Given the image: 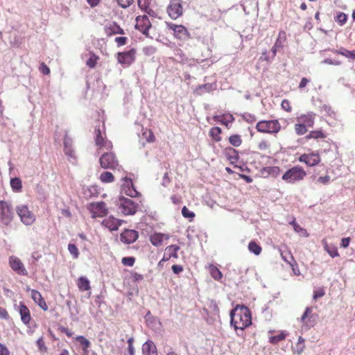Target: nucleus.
I'll return each instance as SVG.
<instances>
[{
    "instance_id": "obj_27",
    "label": "nucleus",
    "mask_w": 355,
    "mask_h": 355,
    "mask_svg": "<svg viewBox=\"0 0 355 355\" xmlns=\"http://www.w3.org/2000/svg\"><path fill=\"white\" fill-rule=\"evenodd\" d=\"M215 89V86L211 83H207L199 85L195 90V93L198 95H202L205 93L209 92Z\"/></svg>"
},
{
    "instance_id": "obj_42",
    "label": "nucleus",
    "mask_w": 355,
    "mask_h": 355,
    "mask_svg": "<svg viewBox=\"0 0 355 355\" xmlns=\"http://www.w3.org/2000/svg\"><path fill=\"white\" fill-rule=\"evenodd\" d=\"M347 20V15L345 13H344L343 12H339L337 13L336 17V21L340 26L344 25L346 23Z\"/></svg>"
},
{
    "instance_id": "obj_12",
    "label": "nucleus",
    "mask_w": 355,
    "mask_h": 355,
    "mask_svg": "<svg viewBox=\"0 0 355 355\" xmlns=\"http://www.w3.org/2000/svg\"><path fill=\"white\" fill-rule=\"evenodd\" d=\"M89 209L93 214V217H103L107 214V209L105 202H91Z\"/></svg>"
},
{
    "instance_id": "obj_26",
    "label": "nucleus",
    "mask_w": 355,
    "mask_h": 355,
    "mask_svg": "<svg viewBox=\"0 0 355 355\" xmlns=\"http://www.w3.org/2000/svg\"><path fill=\"white\" fill-rule=\"evenodd\" d=\"M141 350L143 355H150L155 352V345L152 340H148L143 344Z\"/></svg>"
},
{
    "instance_id": "obj_21",
    "label": "nucleus",
    "mask_w": 355,
    "mask_h": 355,
    "mask_svg": "<svg viewBox=\"0 0 355 355\" xmlns=\"http://www.w3.org/2000/svg\"><path fill=\"white\" fill-rule=\"evenodd\" d=\"M223 153L232 164L237 162L239 159V151L233 147H226Z\"/></svg>"
},
{
    "instance_id": "obj_2",
    "label": "nucleus",
    "mask_w": 355,
    "mask_h": 355,
    "mask_svg": "<svg viewBox=\"0 0 355 355\" xmlns=\"http://www.w3.org/2000/svg\"><path fill=\"white\" fill-rule=\"evenodd\" d=\"M306 175V173L302 166H295L287 170L282 179L286 183L295 184L302 180Z\"/></svg>"
},
{
    "instance_id": "obj_48",
    "label": "nucleus",
    "mask_w": 355,
    "mask_h": 355,
    "mask_svg": "<svg viewBox=\"0 0 355 355\" xmlns=\"http://www.w3.org/2000/svg\"><path fill=\"white\" fill-rule=\"evenodd\" d=\"M324 295H325L324 289L323 288H319L313 291V300H316L323 297Z\"/></svg>"
},
{
    "instance_id": "obj_1",
    "label": "nucleus",
    "mask_w": 355,
    "mask_h": 355,
    "mask_svg": "<svg viewBox=\"0 0 355 355\" xmlns=\"http://www.w3.org/2000/svg\"><path fill=\"white\" fill-rule=\"evenodd\" d=\"M230 324L236 331H243L251 325L252 315L250 309L245 305H236L230 313Z\"/></svg>"
},
{
    "instance_id": "obj_16",
    "label": "nucleus",
    "mask_w": 355,
    "mask_h": 355,
    "mask_svg": "<svg viewBox=\"0 0 355 355\" xmlns=\"http://www.w3.org/2000/svg\"><path fill=\"white\" fill-rule=\"evenodd\" d=\"M299 161L305 163L309 166H314L320 163V157L318 153L303 154L300 157Z\"/></svg>"
},
{
    "instance_id": "obj_53",
    "label": "nucleus",
    "mask_w": 355,
    "mask_h": 355,
    "mask_svg": "<svg viewBox=\"0 0 355 355\" xmlns=\"http://www.w3.org/2000/svg\"><path fill=\"white\" fill-rule=\"evenodd\" d=\"M293 230L297 233H301L303 236H308L306 230L305 229H304L303 227H302L298 224H295Z\"/></svg>"
},
{
    "instance_id": "obj_20",
    "label": "nucleus",
    "mask_w": 355,
    "mask_h": 355,
    "mask_svg": "<svg viewBox=\"0 0 355 355\" xmlns=\"http://www.w3.org/2000/svg\"><path fill=\"white\" fill-rule=\"evenodd\" d=\"M123 220L116 219L113 216H109L102 221V225L108 228L110 231H116L121 225Z\"/></svg>"
},
{
    "instance_id": "obj_59",
    "label": "nucleus",
    "mask_w": 355,
    "mask_h": 355,
    "mask_svg": "<svg viewBox=\"0 0 355 355\" xmlns=\"http://www.w3.org/2000/svg\"><path fill=\"white\" fill-rule=\"evenodd\" d=\"M64 150L65 155H67L68 157H70L72 158L75 157V152L72 147L64 148Z\"/></svg>"
},
{
    "instance_id": "obj_28",
    "label": "nucleus",
    "mask_w": 355,
    "mask_h": 355,
    "mask_svg": "<svg viewBox=\"0 0 355 355\" xmlns=\"http://www.w3.org/2000/svg\"><path fill=\"white\" fill-rule=\"evenodd\" d=\"M314 116L313 113L302 116L300 119L306 127H313L314 125Z\"/></svg>"
},
{
    "instance_id": "obj_41",
    "label": "nucleus",
    "mask_w": 355,
    "mask_h": 355,
    "mask_svg": "<svg viewBox=\"0 0 355 355\" xmlns=\"http://www.w3.org/2000/svg\"><path fill=\"white\" fill-rule=\"evenodd\" d=\"M324 248H325L326 251L329 253V254L332 258H334V257H338L339 255L338 252V249L334 245H326L324 246Z\"/></svg>"
},
{
    "instance_id": "obj_55",
    "label": "nucleus",
    "mask_w": 355,
    "mask_h": 355,
    "mask_svg": "<svg viewBox=\"0 0 355 355\" xmlns=\"http://www.w3.org/2000/svg\"><path fill=\"white\" fill-rule=\"evenodd\" d=\"M274 57L272 55H269L267 54V51L266 50L262 53V55L260 58L261 60H266L268 62H271L274 60Z\"/></svg>"
},
{
    "instance_id": "obj_51",
    "label": "nucleus",
    "mask_w": 355,
    "mask_h": 355,
    "mask_svg": "<svg viewBox=\"0 0 355 355\" xmlns=\"http://www.w3.org/2000/svg\"><path fill=\"white\" fill-rule=\"evenodd\" d=\"M155 52V49L153 46H145L143 49V53L147 56L153 55Z\"/></svg>"
},
{
    "instance_id": "obj_36",
    "label": "nucleus",
    "mask_w": 355,
    "mask_h": 355,
    "mask_svg": "<svg viewBox=\"0 0 355 355\" xmlns=\"http://www.w3.org/2000/svg\"><path fill=\"white\" fill-rule=\"evenodd\" d=\"M150 2L151 0H138V5L141 9L150 14V12H153V10L150 8Z\"/></svg>"
},
{
    "instance_id": "obj_15",
    "label": "nucleus",
    "mask_w": 355,
    "mask_h": 355,
    "mask_svg": "<svg viewBox=\"0 0 355 355\" xmlns=\"http://www.w3.org/2000/svg\"><path fill=\"white\" fill-rule=\"evenodd\" d=\"M138 237V232L135 230L125 229L120 234L121 241L125 244L133 243Z\"/></svg>"
},
{
    "instance_id": "obj_19",
    "label": "nucleus",
    "mask_w": 355,
    "mask_h": 355,
    "mask_svg": "<svg viewBox=\"0 0 355 355\" xmlns=\"http://www.w3.org/2000/svg\"><path fill=\"white\" fill-rule=\"evenodd\" d=\"M180 250V247L177 245H171L166 248L164 257L159 262L158 266H161L163 261H166L171 258H178V251Z\"/></svg>"
},
{
    "instance_id": "obj_47",
    "label": "nucleus",
    "mask_w": 355,
    "mask_h": 355,
    "mask_svg": "<svg viewBox=\"0 0 355 355\" xmlns=\"http://www.w3.org/2000/svg\"><path fill=\"white\" fill-rule=\"evenodd\" d=\"M171 237L169 234L157 233V246L161 244L164 241L168 240Z\"/></svg>"
},
{
    "instance_id": "obj_38",
    "label": "nucleus",
    "mask_w": 355,
    "mask_h": 355,
    "mask_svg": "<svg viewBox=\"0 0 355 355\" xmlns=\"http://www.w3.org/2000/svg\"><path fill=\"white\" fill-rule=\"evenodd\" d=\"M210 274L214 279L218 281L221 279L223 277L222 272L219 270L218 268L213 265H211L210 267Z\"/></svg>"
},
{
    "instance_id": "obj_52",
    "label": "nucleus",
    "mask_w": 355,
    "mask_h": 355,
    "mask_svg": "<svg viewBox=\"0 0 355 355\" xmlns=\"http://www.w3.org/2000/svg\"><path fill=\"white\" fill-rule=\"evenodd\" d=\"M322 64H331L338 66L341 64V62L336 60H332L331 58H325L322 61Z\"/></svg>"
},
{
    "instance_id": "obj_6",
    "label": "nucleus",
    "mask_w": 355,
    "mask_h": 355,
    "mask_svg": "<svg viewBox=\"0 0 355 355\" xmlns=\"http://www.w3.org/2000/svg\"><path fill=\"white\" fill-rule=\"evenodd\" d=\"M16 211L21 221L26 225H32L35 220V215L28 209L26 205H19L16 207Z\"/></svg>"
},
{
    "instance_id": "obj_62",
    "label": "nucleus",
    "mask_w": 355,
    "mask_h": 355,
    "mask_svg": "<svg viewBox=\"0 0 355 355\" xmlns=\"http://www.w3.org/2000/svg\"><path fill=\"white\" fill-rule=\"evenodd\" d=\"M171 182V179L168 176V173H165L162 179V185L166 187Z\"/></svg>"
},
{
    "instance_id": "obj_56",
    "label": "nucleus",
    "mask_w": 355,
    "mask_h": 355,
    "mask_svg": "<svg viewBox=\"0 0 355 355\" xmlns=\"http://www.w3.org/2000/svg\"><path fill=\"white\" fill-rule=\"evenodd\" d=\"M282 107L283 110H284L286 112H291V106L290 105V102L287 99H284L282 102Z\"/></svg>"
},
{
    "instance_id": "obj_17",
    "label": "nucleus",
    "mask_w": 355,
    "mask_h": 355,
    "mask_svg": "<svg viewBox=\"0 0 355 355\" xmlns=\"http://www.w3.org/2000/svg\"><path fill=\"white\" fill-rule=\"evenodd\" d=\"M9 263H10V267L12 268V269L14 271H15L17 273H18L19 275H28L27 270H26L23 263L21 261V260L19 258L14 257V256H11L9 258Z\"/></svg>"
},
{
    "instance_id": "obj_29",
    "label": "nucleus",
    "mask_w": 355,
    "mask_h": 355,
    "mask_svg": "<svg viewBox=\"0 0 355 355\" xmlns=\"http://www.w3.org/2000/svg\"><path fill=\"white\" fill-rule=\"evenodd\" d=\"M287 335L288 333L286 331H281L277 335L270 336L269 341L273 345H277L279 341L284 340Z\"/></svg>"
},
{
    "instance_id": "obj_3",
    "label": "nucleus",
    "mask_w": 355,
    "mask_h": 355,
    "mask_svg": "<svg viewBox=\"0 0 355 355\" xmlns=\"http://www.w3.org/2000/svg\"><path fill=\"white\" fill-rule=\"evenodd\" d=\"M256 128L260 132L277 133L281 126L277 120L261 121L257 123Z\"/></svg>"
},
{
    "instance_id": "obj_18",
    "label": "nucleus",
    "mask_w": 355,
    "mask_h": 355,
    "mask_svg": "<svg viewBox=\"0 0 355 355\" xmlns=\"http://www.w3.org/2000/svg\"><path fill=\"white\" fill-rule=\"evenodd\" d=\"M95 135L96 145L98 146L99 148H105L106 150H110L112 148V142L107 140H105L102 137L99 127L95 128Z\"/></svg>"
},
{
    "instance_id": "obj_57",
    "label": "nucleus",
    "mask_w": 355,
    "mask_h": 355,
    "mask_svg": "<svg viewBox=\"0 0 355 355\" xmlns=\"http://www.w3.org/2000/svg\"><path fill=\"white\" fill-rule=\"evenodd\" d=\"M64 148L72 147V139L68 137L67 133L64 135Z\"/></svg>"
},
{
    "instance_id": "obj_63",
    "label": "nucleus",
    "mask_w": 355,
    "mask_h": 355,
    "mask_svg": "<svg viewBox=\"0 0 355 355\" xmlns=\"http://www.w3.org/2000/svg\"><path fill=\"white\" fill-rule=\"evenodd\" d=\"M330 181V176L325 175V176H320L318 179V182L320 183H322L323 184H326L329 183Z\"/></svg>"
},
{
    "instance_id": "obj_10",
    "label": "nucleus",
    "mask_w": 355,
    "mask_h": 355,
    "mask_svg": "<svg viewBox=\"0 0 355 355\" xmlns=\"http://www.w3.org/2000/svg\"><path fill=\"white\" fill-rule=\"evenodd\" d=\"M167 12L171 18L176 19L182 15L183 8L180 0H171L167 6Z\"/></svg>"
},
{
    "instance_id": "obj_7",
    "label": "nucleus",
    "mask_w": 355,
    "mask_h": 355,
    "mask_svg": "<svg viewBox=\"0 0 355 355\" xmlns=\"http://www.w3.org/2000/svg\"><path fill=\"white\" fill-rule=\"evenodd\" d=\"M312 311V307H306L304 312L301 317L302 323L309 329L313 327L318 320V315L317 313H313Z\"/></svg>"
},
{
    "instance_id": "obj_30",
    "label": "nucleus",
    "mask_w": 355,
    "mask_h": 355,
    "mask_svg": "<svg viewBox=\"0 0 355 355\" xmlns=\"http://www.w3.org/2000/svg\"><path fill=\"white\" fill-rule=\"evenodd\" d=\"M221 132H222L221 128L218 126H216V127H213L210 129L209 135H210V137H212V139L215 141L218 142L221 140V137L220 136Z\"/></svg>"
},
{
    "instance_id": "obj_60",
    "label": "nucleus",
    "mask_w": 355,
    "mask_h": 355,
    "mask_svg": "<svg viewBox=\"0 0 355 355\" xmlns=\"http://www.w3.org/2000/svg\"><path fill=\"white\" fill-rule=\"evenodd\" d=\"M171 269L173 272L176 275H178L183 271V267L181 265L174 264L172 266Z\"/></svg>"
},
{
    "instance_id": "obj_58",
    "label": "nucleus",
    "mask_w": 355,
    "mask_h": 355,
    "mask_svg": "<svg viewBox=\"0 0 355 355\" xmlns=\"http://www.w3.org/2000/svg\"><path fill=\"white\" fill-rule=\"evenodd\" d=\"M128 38L126 37H117L115 38V42L118 46L125 45L127 42Z\"/></svg>"
},
{
    "instance_id": "obj_46",
    "label": "nucleus",
    "mask_w": 355,
    "mask_h": 355,
    "mask_svg": "<svg viewBox=\"0 0 355 355\" xmlns=\"http://www.w3.org/2000/svg\"><path fill=\"white\" fill-rule=\"evenodd\" d=\"M295 130L296 133L299 135H302L307 131L306 127L302 123L295 124Z\"/></svg>"
},
{
    "instance_id": "obj_39",
    "label": "nucleus",
    "mask_w": 355,
    "mask_h": 355,
    "mask_svg": "<svg viewBox=\"0 0 355 355\" xmlns=\"http://www.w3.org/2000/svg\"><path fill=\"white\" fill-rule=\"evenodd\" d=\"M10 186L14 191H19L22 187L21 181L19 178H14L10 180Z\"/></svg>"
},
{
    "instance_id": "obj_5",
    "label": "nucleus",
    "mask_w": 355,
    "mask_h": 355,
    "mask_svg": "<svg viewBox=\"0 0 355 355\" xmlns=\"http://www.w3.org/2000/svg\"><path fill=\"white\" fill-rule=\"evenodd\" d=\"M101 166L105 169H115L118 166V160L112 152L104 153L99 159Z\"/></svg>"
},
{
    "instance_id": "obj_31",
    "label": "nucleus",
    "mask_w": 355,
    "mask_h": 355,
    "mask_svg": "<svg viewBox=\"0 0 355 355\" xmlns=\"http://www.w3.org/2000/svg\"><path fill=\"white\" fill-rule=\"evenodd\" d=\"M266 173L273 177H277L280 173V168L279 166H266L262 169V173Z\"/></svg>"
},
{
    "instance_id": "obj_8",
    "label": "nucleus",
    "mask_w": 355,
    "mask_h": 355,
    "mask_svg": "<svg viewBox=\"0 0 355 355\" xmlns=\"http://www.w3.org/2000/svg\"><path fill=\"white\" fill-rule=\"evenodd\" d=\"M120 204L122 212L125 215L135 214L138 209L139 205L132 200L124 197L120 198Z\"/></svg>"
},
{
    "instance_id": "obj_34",
    "label": "nucleus",
    "mask_w": 355,
    "mask_h": 355,
    "mask_svg": "<svg viewBox=\"0 0 355 355\" xmlns=\"http://www.w3.org/2000/svg\"><path fill=\"white\" fill-rule=\"evenodd\" d=\"M78 286L80 290L83 291H87L90 288L89 282L87 278L85 277H80L78 279Z\"/></svg>"
},
{
    "instance_id": "obj_14",
    "label": "nucleus",
    "mask_w": 355,
    "mask_h": 355,
    "mask_svg": "<svg viewBox=\"0 0 355 355\" xmlns=\"http://www.w3.org/2000/svg\"><path fill=\"white\" fill-rule=\"evenodd\" d=\"M136 51L131 49L125 52H119L117 53V59L119 63L122 64L130 65L135 61Z\"/></svg>"
},
{
    "instance_id": "obj_45",
    "label": "nucleus",
    "mask_w": 355,
    "mask_h": 355,
    "mask_svg": "<svg viewBox=\"0 0 355 355\" xmlns=\"http://www.w3.org/2000/svg\"><path fill=\"white\" fill-rule=\"evenodd\" d=\"M182 214L184 218L192 220L195 217L194 212L190 211L186 206L182 209Z\"/></svg>"
},
{
    "instance_id": "obj_44",
    "label": "nucleus",
    "mask_w": 355,
    "mask_h": 355,
    "mask_svg": "<svg viewBox=\"0 0 355 355\" xmlns=\"http://www.w3.org/2000/svg\"><path fill=\"white\" fill-rule=\"evenodd\" d=\"M282 258L288 264L293 266L292 262L295 263V261L293 259V257L292 254L290 252H286V254H284L283 252H281Z\"/></svg>"
},
{
    "instance_id": "obj_32",
    "label": "nucleus",
    "mask_w": 355,
    "mask_h": 355,
    "mask_svg": "<svg viewBox=\"0 0 355 355\" xmlns=\"http://www.w3.org/2000/svg\"><path fill=\"white\" fill-rule=\"evenodd\" d=\"M248 250L255 255H259L261 252V247L255 241H252L248 244Z\"/></svg>"
},
{
    "instance_id": "obj_25",
    "label": "nucleus",
    "mask_w": 355,
    "mask_h": 355,
    "mask_svg": "<svg viewBox=\"0 0 355 355\" xmlns=\"http://www.w3.org/2000/svg\"><path fill=\"white\" fill-rule=\"evenodd\" d=\"M331 52L342 55L348 59L355 60V50L349 51L344 47H341L339 49H332Z\"/></svg>"
},
{
    "instance_id": "obj_54",
    "label": "nucleus",
    "mask_w": 355,
    "mask_h": 355,
    "mask_svg": "<svg viewBox=\"0 0 355 355\" xmlns=\"http://www.w3.org/2000/svg\"><path fill=\"white\" fill-rule=\"evenodd\" d=\"M119 5L123 8H128L130 6L133 0H116Z\"/></svg>"
},
{
    "instance_id": "obj_13",
    "label": "nucleus",
    "mask_w": 355,
    "mask_h": 355,
    "mask_svg": "<svg viewBox=\"0 0 355 355\" xmlns=\"http://www.w3.org/2000/svg\"><path fill=\"white\" fill-rule=\"evenodd\" d=\"M123 184L121 185V191L125 195L129 196L132 198L137 197L139 195V191H137L132 180L125 177L123 178Z\"/></svg>"
},
{
    "instance_id": "obj_40",
    "label": "nucleus",
    "mask_w": 355,
    "mask_h": 355,
    "mask_svg": "<svg viewBox=\"0 0 355 355\" xmlns=\"http://www.w3.org/2000/svg\"><path fill=\"white\" fill-rule=\"evenodd\" d=\"M76 339L82 345L83 350L86 351L87 349L90 347L91 343L89 340L85 338L84 336H78Z\"/></svg>"
},
{
    "instance_id": "obj_50",
    "label": "nucleus",
    "mask_w": 355,
    "mask_h": 355,
    "mask_svg": "<svg viewBox=\"0 0 355 355\" xmlns=\"http://www.w3.org/2000/svg\"><path fill=\"white\" fill-rule=\"evenodd\" d=\"M143 137L148 141L151 142L154 140V134L151 130H146L143 132Z\"/></svg>"
},
{
    "instance_id": "obj_22",
    "label": "nucleus",
    "mask_w": 355,
    "mask_h": 355,
    "mask_svg": "<svg viewBox=\"0 0 355 355\" xmlns=\"http://www.w3.org/2000/svg\"><path fill=\"white\" fill-rule=\"evenodd\" d=\"M31 297L33 301L44 311L48 310V306L42 296L41 293L37 290H31Z\"/></svg>"
},
{
    "instance_id": "obj_49",
    "label": "nucleus",
    "mask_w": 355,
    "mask_h": 355,
    "mask_svg": "<svg viewBox=\"0 0 355 355\" xmlns=\"http://www.w3.org/2000/svg\"><path fill=\"white\" fill-rule=\"evenodd\" d=\"M135 262V259L133 257H125L121 260V263L124 266H132Z\"/></svg>"
},
{
    "instance_id": "obj_43",
    "label": "nucleus",
    "mask_w": 355,
    "mask_h": 355,
    "mask_svg": "<svg viewBox=\"0 0 355 355\" xmlns=\"http://www.w3.org/2000/svg\"><path fill=\"white\" fill-rule=\"evenodd\" d=\"M68 250L70 252V254L73 257V258L76 259L78 257L79 251L75 244L69 243L68 245Z\"/></svg>"
},
{
    "instance_id": "obj_33",
    "label": "nucleus",
    "mask_w": 355,
    "mask_h": 355,
    "mask_svg": "<svg viewBox=\"0 0 355 355\" xmlns=\"http://www.w3.org/2000/svg\"><path fill=\"white\" fill-rule=\"evenodd\" d=\"M99 179L103 183H110L114 182V177L111 172L105 171L100 175Z\"/></svg>"
},
{
    "instance_id": "obj_61",
    "label": "nucleus",
    "mask_w": 355,
    "mask_h": 355,
    "mask_svg": "<svg viewBox=\"0 0 355 355\" xmlns=\"http://www.w3.org/2000/svg\"><path fill=\"white\" fill-rule=\"evenodd\" d=\"M350 240L349 237L343 238L340 242V247L343 248H347L349 245Z\"/></svg>"
},
{
    "instance_id": "obj_35",
    "label": "nucleus",
    "mask_w": 355,
    "mask_h": 355,
    "mask_svg": "<svg viewBox=\"0 0 355 355\" xmlns=\"http://www.w3.org/2000/svg\"><path fill=\"white\" fill-rule=\"evenodd\" d=\"M326 136L322 130H313L309 132V135H307L305 138L306 139H322L324 138Z\"/></svg>"
},
{
    "instance_id": "obj_64",
    "label": "nucleus",
    "mask_w": 355,
    "mask_h": 355,
    "mask_svg": "<svg viewBox=\"0 0 355 355\" xmlns=\"http://www.w3.org/2000/svg\"><path fill=\"white\" fill-rule=\"evenodd\" d=\"M0 355H10L8 348L1 343H0Z\"/></svg>"
},
{
    "instance_id": "obj_11",
    "label": "nucleus",
    "mask_w": 355,
    "mask_h": 355,
    "mask_svg": "<svg viewBox=\"0 0 355 355\" xmlns=\"http://www.w3.org/2000/svg\"><path fill=\"white\" fill-rule=\"evenodd\" d=\"M136 21L137 24L135 25V28L141 31L144 35L149 37L150 39H153V37L149 36L148 34V31L152 26L148 17L146 15L137 17Z\"/></svg>"
},
{
    "instance_id": "obj_23",
    "label": "nucleus",
    "mask_w": 355,
    "mask_h": 355,
    "mask_svg": "<svg viewBox=\"0 0 355 355\" xmlns=\"http://www.w3.org/2000/svg\"><path fill=\"white\" fill-rule=\"evenodd\" d=\"M105 33L107 35L110 36L116 34H124V31L116 23L112 22L106 25Z\"/></svg>"
},
{
    "instance_id": "obj_37",
    "label": "nucleus",
    "mask_w": 355,
    "mask_h": 355,
    "mask_svg": "<svg viewBox=\"0 0 355 355\" xmlns=\"http://www.w3.org/2000/svg\"><path fill=\"white\" fill-rule=\"evenodd\" d=\"M229 141L234 147H239L242 144V139L239 135H233L229 137Z\"/></svg>"
},
{
    "instance_id": "obj_9",
    "label": "nucleus",
    "mask_w": 355,
    "mask_h": 355,
    "mask_svg": "<svg viewBox=\"0 0 355 355\" xmlns=\"http://www.w3.org/2000/svg\"><path fill=\"white\" fill-rule=\"evenodd\" d=\"M167 26L173 31V35L176 38L181 40H187L190 38V33L184 26L168 23Z\"/></svg>"
},
{
    "instance_id": "obj_24",
    "label": "nucleus",
    "mask_w": 355,
    "mask_h": 355,
    "mask_svg": "<svg viewBox=\"0 0 355 355\" xmlns=\"http://www.w3.org/2000/svg\"><path fill=\"white\" fill-rule=\"evenodd\" d=\"M19 312L23 323L25 324H28L31 318L30 311L28 307L22 302H21L19 304Z\"/></svg>"
},
{
    "instance_id": "obj_4",
    "label": "nucleus",
    "mask_w": 355,
    "mask_h": 355,
    "mask_svg": "<svg viewBox=\"0 0 355 355\" xmlns=\"http://www.w3.org/2000/svg\"><path fill=\"white\" fill-rule=\"evenodd\" d=\"M13 218L11 205L6 201L0 200V220L4 225H8Z\"/></svg>"
}]
</instances>
